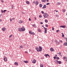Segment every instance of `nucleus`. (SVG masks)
<instances>
[{"label": "nucleus", "instance_id": "1", "mask_svg": "<svg viewBox=\"0 0 67 67\" xmlns=\"http://www.w3.org/2000/svg\"><path fill=\"white\" fill-rule=\"evenodd\" d=\"M39 48H38L37 47L36 48V49L37 50V51L38 52H42V48L41 46H39Z\"/></svg>", "mask_w": 67, "mask_h": 67}, {"label": "nucleus", "instance_id": "2", "mask_svg": "<svg viewBox=\"0 0 67 67\" xmlns=\"http://www.w3.org/2000/svg\"><path fill=\"white\" fill-rule=\"evenodd\" d=\"M19 31L21 32V30H22V31H24L25 30V29L24 28V27L23 26L21 28V29L20 28H19Z\"/></svg>", "mask_w": 67, "mask_h": 67}, {"label": "nucleus", "instance_id": "3", "mask_svg": "<svg viewBox=\"0 0 67 67\" xmlns=\"http://www.w3.org/2000/svg\"><path fill=\"white\" fill-rule=\"evenodd\" d=\"M43 16L44 18H47L48 16V14L46 13H45L43 14Z\"/></svg>", "mask_w": 67, "mask_h": 67}, {"label": "nucleus", "instance_id": "4", "mask_svg": "<svg viewBox=\"0 0 67 67\" xmlns=\"http://www.w3.org/2000/svg\"><path fill=\"white\" fill-rule=\"evenodd\" d=\"M44 32L45 33H47V29L46 28L44 27Z\"/></svg>", "mask_w": 67, "mask_h": 67}, {"label": "nucleus", "instance_id": "5", "mask_svg": "<svg viewBox=\"0 0 67 67\" xmlns=\"http://www.w3.org/2000/svg\"><path fill=\"white\" fill-rule=\"evenodd\" d=\"M4 60L5 62H7L8 61V59H7V57H4Z\"/></svg>", "mask_w": 67, "mask_h": 67}, {"label": "nucleus", "instance_id": "6", "mask_svg": "<svg viewBox=\"0 0 67 67\" xmlns=\"http://www.w3.org/2000/svg\"><path fill=\"white\" fill-rule=\"evenodd\" d=\"M66 42H65L64 43V45L65 46H67V38L66 39Z\"/></svg>", "mask_w": 67, "mask_h": 67}, {"label": "nucleus", "instance_id": "7", "mask_svg": "<svg viewBox=\"0 0 67 67\" xmlns=\"http://www.w3.org/2000/svg\"><path fill=\"white\" fill-rule=\"evenodd\" d=\"M55 42L57 45H59V42H58L57 40H56L55 41Z\"/></svg>", "mask_w": 67, "mask_h": 67}, {"label": "nucleus", "instance_id": "8", "mask_svg": "<svg viewBox=\"0 0 67 67\" xmlns=\"http://www.w3.org/2000/svg\"><path fill=\"white\" fill-rule=\"evenodd\" d=\"M32 62V63H33L34 64H35V63H36V61L35 60H34Z\"/></svg>", "mask_w": 67, "mask_h": 67}, {"label": "nucleus", "instance_id": "9", "mask_svg": "<svg viewBox=\"0 0 67 67\" xmlns=\"http://www.w3.org/2000/svg\"><path fill=\"white\" fill-rule=\"evenodd\" d=\"M57 63H58L59 64H62V62H61V61H58V60H57Z\"/></svg>", "mask_w": 67, "mask_h": 67}, {"label": "nucleus", "instance_id": "10", "mask_svg": "<svg viewBox=\"0 0 67 67\" xmlns=\"http://www.w3.org/2000/svg\"><path fill=\"white\" fill-rule=\"evenodd\" d=\"M46 7V5L44 4V5L43 7H42V9H45Z\"/></svg>", "mask_w": 67, "mask_h": 67}, {"label": "nucleus", "instance_id": "11", "mask_svg": "<svg viewBox=\"0 0 67 67\" xmlns=\"http://www.w3.org/2000/svg\"><path fill=\"white\" fill-rule=\"evenodd\" d=\"M14 64L16 66H18V63L17 62H15L14 63Z\"/></svg>", "mask_w": 67, "mask_h": 67}, {"label": "nucleus", "instance_id": "12", "mask_svg": "<svg viewBox=\"0 0 67 67\" xmlns=\"http://www.w3.org/2000/svg\"><path fill=\"white\" fill-rule=\"evenodd\" d=\"M65 26H59V27H62V28H65Z\"/></svg>", "mask_w": 67, "mask_h": 67}, {"label": "nucleus", "instance_id": "13", "mask_svg": "<svg viewBox=\"0 0 67 67\" xmlns=\"http://www.w3.org/2000/svg\"><path fill=\"white\" fill-rule=\"evenodd\" d=\"M19 22L20 23H23V21H22L21 20H20L19 21Z\"/></svg>", "mask_w": 67, "mask_h": 67}, {"label": "nucleus", "instance_id": "14", "mask_svg": "<svg viewBox=\"0 0 67 67\" xmlns=\"http://www.w3.org/2000/svg\"><path fill=\"white\" fill-rule=\"evenodd\" d=\"M50 51L51 52H53L54 51V49L53 48H50Z\"/></svg>", "mask_w": 67, "mask_h": 67}, {"label": "nucleus", "instance_id": "15", "mask_svg": "<svg viewBox=\"0 0 67 67\" xmlns=\"http://www.w3.org/2000/svg\"><path fill=\"white\" fill-rule=\"evenodd\" d=\"M42 6H43V5H42V4H39V7H40V8H42Z\"/></svg>", "mask_w": 67, "mask_h": 67}, {"label": "nucleus", "instance_id": "16", "mask_svg": "<svg viewBox=\"0 0 67 67\" xmlns=\"http://www.w3.org/2000/svg\"><path fill=\"white\" fill-rule=\"evenodd\" d=\"M2 30L3 31H4L5 30V27H3L2 28Z\"/></svg>", "mask_w": 67, "mask_h": 67}, {"label": "nucleus", "instance_id": "17", "mask_svg": "<svg viewBox=\"0 0 67 67\" xmlns=\"http://www.w3.org/2000/svg\"><path fill=\"white\" fill-rule=\"evenodd\" d=\"M30 34L31 35H34V34H35V33H34V32H32Z\"/></svg>", "mask_w": 67, "mask_h": 67}, {"label": "nucleus", "instance_id": "18", "mask_svg": "<svg viewBox=\"0 0 67 67\" xmlns=\"http://www.w3.org/2000/svg\"><path fill=\"white\" fill-rule=\"evenodd\" d=\"M24 63H28V61H24Z\"/></svg>", "mask_w": 67, "mask_h": 67}, {"label": "nucleus", "instance_id": "19", "mask_svg": "<svg viewBox=\"0 0 67 67\" xmlns=\"http://www.w3.org/2000/svg\"><path fill=\"white\" fill-rule=\"evenodd\" d=\"M26 3L27 4H30V2L28 1H26Z\"/></svg>", "mask_w": 67, "mask_h": 67}, {"label": "nucleus", "instance_id": "20", "mask_svg": "<svg viewBox=\"0 0 67 67\" xmlns=\"http://www.w3.org/2000/svg\"><path fill=\"white\" fill-rule=\"evenodd\" d=\"M36 5H37V4H38L39 3L38 2V1L36 2Z\"/></svg>", "mask_w": 67, "mask_h": 67}, {"label": "nucleus", "instance_id": "21", "mask_svg": "<svg viewBox=\"0 0 67 67\" xmlns=\"http://www.w3.org/2000/svg\"><path fill=\"white\" fill-rule=\"evenodd\" d=\"M42 2H46V0H42Z\"/></svg>", "mask_w": 67, "mask_h": 67}, {"label": "nucleus", "instance_id": "22", "mask_svg": "<svg viewBox=\"0 0 67 67\" xmlns=\"http://www.w3.org/2000/svg\"><path fill=\"white\" fill-rule=\"evenodd\" d=\"M37 30L38 32H41V30L40 29H38Z\"/></svg>", "mask_w": 67, "mask_h": 67}, {"label": "nucleus", "instance_id": "23", "mask_svg": "<svg viewBox=\"0 0 67 67\" xmlns=\"http://www.w3.org/2000/svg\"><path fill=\"white\" fill-rule=\"evenodd\" d=\"M66 11V10H65V9H63V12H65V11Z\"/></svg>", "mask_w": 67, "mask_h": 67}, {"label": "nucleus", "instance_id": "24", "mask_svg": "<svg viewBox=\"0 0 67 67\" xmlns=\"http://www.w3.org/2000/svg\"><path fill=\"white\" fill-rule=\"evenodd\" d=\"M60 3L59 2V3H57V5H60Z\"/></svg>", "mask_w": 67, "mask_h": 67}, {"label": "nucleus", "instance_id": "25", "mask_svg": "<svg viewBox=\"0 0 67 67\" xmlns=\"http://www.w3.org/2000/svg\"><path fill=\"white\" fill-rule=\"evenodd\" d=\"M45 22L46 23H47V22H48V21H47V20L46 19L45 20Z\"/></svg>", "mask_w": 67, "mask_h": 67}, {"label": "nucleus", "instance_id": "26", "mask_svg": "<svg viewBox=\"0 0 67 67\" xmlns=\"http://www.w3.org/2000/svg\"><path fill=\"white\" fill-rule=\"evenodd\" d=\"M45 26H46V27H48V26L47 24H46L45 25Z\"/></svg>", "mask_w": 67, "mask_h": 67}, {"label": "nucleus", "instance_id": "27", "mask_svg": "<svg viewBox=\"0 0 67 67\" xmlns=\"http://www.w3.org/2000/svg\"><path fill=\"white\" fill-rule=\"evenodd\" d=\"M62 34V37H64V35L63 33H61Z\"/></svg>", "mask_w": 67, "mask_h": 67}, {"label": "nucleus", "instance_id": "28", "mask_svg": "<svg viewBox=\"0 0 67 67\" xmlns=\"http://www.w3.org/2000/svg\"><path fill=\"white\" fill-rule=\"evenodd\" d=\"M44 56H45V57H46V58H47V54H44Z\"/></svg>", "mask_w": 67, "mask_h": 67}, {"label": "nucleus", "instance_id": "29", "mask_svg": "<svg viewBox=\"0 0 67 67\" xmlns=\"http://www.w3.org/2000/svg\"><path fill=\"white\" fill-rule=\"evenodd\" d=\"M20 48H23V47H22V46H20Z\"/></svg>", "mask_w": 67, "mask_h": 67}, {"label": "nucleus", "instance_id": "30", "mask_svg": "<svg viewBox=\"0 0 67 67\" xmlns=\"http://www.w3.org/2000/svg\"><path fill=\"white\" fill-rule=\"evenodd\" d=\"M66 57H63V59H64V60L66 59Z\"/></svg>", "mask_w": 67, "mask_h": 67}, {"label": "nucleus", "instance_id": "31", "mask_svg": "<svg viewBox=\"0 0 67 67\" xmlns=\"http://www.w3.org/2000/svg\"><path fill=\"white\" fill-rule=\"evenodd\" d=\"M56 59H58V60H59V57H57L56 58Z\"/></svg>", "mask_w": 67, "mask_h": 67}, {"label": "nucleus", "instance_id": "32", "mask_svg": "<svg viewBox=\"0 0 67 67\" xmlns=\"http://www.w3.org/2000/svg\"><path fill=\"white\" fill-rule=\"evenodd\" d=\"M6 11H7V10H3V12L4 13H5V12H6Z\"/></svg>", "mask_w": 67, "mask_h": 67}, {"label": "nucleus", "instance_id": "33", "mask_svg": "<svg viewBox=\"0 0 67 67\" xmlns=\"http://www.w3.org/2000/svg\"><path fill=\"white\" fill-rule=\"evenodd\" d=\"M41 13L42 14H44V13L43 11H41Z\"/></svg>", "mask_w": 67, "mask_h": 67}, {"label": "nucleus", "instance_id": "34", "mask_svg": "<svg viewBox=\"0 0 67 67\" xmlns=\"http://www.w3.org/2000/svg\"><path fill=\"white\" fill-rule=\"evenodd\" d=\"M46 5H49V3H47L46 4Z\"/></svg>", "mask_w": 67, "mask_h": 67}, {"label": "nucleus", "instance_id": "35", "mask_svg": "<svg viewBox=\"0 0 67 67\" xmlns=\"http://www.w3.org/2000/svg\"><path fill=\"white\" fill-rule=\"evenodd\" d=\"M32 26L33 27H35V24L32 25Z\"/></svg>", "mask_w": 67, "mask_h": 67}, {"label": "nucleus", "instance_id": "36", "mask_svg": "<svg viewBox=\"0 0 67 67\" xmlns=\"http://www.w3.org/2000/svg\"><path fill=\"white\" fill-rule=\"evenodd\" d=\"M12 35H10L9 36V38H10V37H12Z\"/></svg>", "mask_w": 67, "mask_h": 67}, {"label": "nucleus", "instance_id": "37", "mask_svg": "<svg viewBox=\"0 0 67 67\" xmlns=\"http://www.w3.org/2000/svg\"><path fill=\"white\" fill-rule=\"evenodd\" d=\"M11 7H12V9H13V5H11Z\"/></svg>", "mask_w": 67, "mask_h": 67}, {"label": "nucleus", "instance_id": "38", "mask_svg": "<svg viewBox=\"0 0 67 67\" xmlns=\"http://www.w3.org/2000/svg\"><path fill=\"white\" fill-rule=\"evenodd\" d=\"M1 13H3V10H1Z\"/></svg>", "mask_w": 67, "mask_h": 67}, {"label": "nucleus", "instance_id": "39", "mask_svg": "<svg viewBox=\"0 0 67 67\" xmlns=\"http://www.w3.org/2000/svg\"><path fill=\"white\" fill-rule=\"evenodd\" d=\"M31 33L32 32H31V31H29V34H31Z\"/></svg>", "mask_w": 67, "mask_h": 67}, {"label": "nucleus", "instance_id": "40", "mask_svg": "<svg viewBox=\"0 0 67 67\" xmlns=\"http://www.w3.org/2000/svg\"><path fill=\"white\" fill-rule=\"evenodd\" d=\"M33 3H34V4H35V1H33Z\"/></svg>", "mask_w": 67, "mask_h": 67}, {"label": "nucleus", "instance_id": "41", "mask_svg": "<svg viewBox=\"0 0 67 67\" xmlns=\"http://www.w3.org/2000/svg\"><path fill=\"white\" fill-rule=\"evenodd\" d=\"M39 18H42V15H39Z\"/></svg>", "mask_w": 67, "mask_h": 67}, {"label": "nucleus", "instance_id": "42", "mask_svg": "<svg viewBox=\"0 0 67 67\" xmlns=\"http://www.w3.org/2000/svg\"><path fill=\"white\" fill-rule=\"evenodd\" d=\"M48 56L49 57H50V56H49V55L48 54H47V56Z\"/></svg>", "mask_w": 67, "mask_h": 67}, {"label": "nucleus", "instance_id": "43", "mask_svg": "<svg viewBox=\"0 0 67 67\" xmlns=\"http://www.w3.org/2000/svg\"><path fill=\"white\" fill-rule=\"evenodd\" d=\"M58 54L59 55H60V54H61V52H59Z\"/></svg>", "mask_w": 67, "mask_h": 67}, {"label": "nucleus", "instance_id": "44", "mask_svg": "<svg viewBox=\"0 0 67 67\" xmlns=\"http://www.w3.org/2000/svg\"><path fill=\"white\" fill-rule=\"evenodd\" d=\"M53 58L54 59H56V57H53Z\"/></svg>", "mask_w": 67, "mask_h": 67}, {"label": "nucleus", "instance_id": "45", "mask_svg": "<svg viewBox=\"0 0 67 67\" xmlns=\"http://www.w3.org/2000/svg\"><path fill=\"white\" fill-rule=\"evenodd\" d=\"M29 21H31V19L30 18H29Z\"/></svg>", "mask_w": 67, "mask_h": 67}, {"label": "nucleus", "instance_id": "46", "mask_svg": "<svg viewBox=\"0 0 67 67\" xmlns=\"http://www.w3.org/2000/svg\"><path fill=\"white\" fill-rule=\"evenodd\" d=\"M59 31V30H57V32H58Z\"/></svg>", "mask_w": 67, "mask_h": 67}, {"label": "nucleus", "instance_id": "47", "mask_svg": "<svg viewBox=\"0 0 67 67\" xmlns=\"http://www.w3.org/2000/svg\"><path fill=\"white\" fill-rule=\"evenodd\" d=\"M60 43H62L63 42V41H60Z\"/></svg>", "mask_w": 67, "mask_h": 67}, {"label": "nucleus", "instance_id": "48", "mask_svg": "<svg viewBox=\"0 0 67 67\" xmlns=\"http://www.w3.org/2000/svg\"><path fill=\"white\" fill-rule=\"evenodd\" d=\"M1 2H3V0H1Z\"/></svg>", "mask_w": 67, "mask_h": 67}, {"label": "nucleus", "instance_id": "49", "mask_svg": "<svg viewBox=\"0 0 67 67\" xmlns=\"http://www.w3.org/2000/svg\"><path fill=\"white\" fill-rule=\"evenodd\" d=\"M65 61H66V62H67V57L66 58V60H65Z\"/></svg>", "mask_w": 67, "mask_h": 67}, {"label": "nucleus", "instance_id": "50", "mask_svg": "<svg viewBox=\"0 0 67 67\" xmlns=\"http://www.w3.org/2000/svg\"><path fill=\"white\" fill-rule=\"evenodd\" d=\"M40 24H43V22H42L41 23H40Z\"/></svg>", "mask_w": 67, "mask_h": 67}, {"label": "nucleus", "instance_id": "51", "mask_svg": "<svg viewBox=\"0 0 67 67\" xmlns=\"http://www.w3.org/2000/svg\"><path fill=\"white\" fill-rule=\"evenodd\" d=\"M55 57H57V54H56L55 55Z\"/></svg>", "mask_w": 67, "mask_h": 67}, {"label": "nucleus", "instance_id": "52", "mask_svg": "<svg viewBox=\"0 0 67 67\" xmlns=\"http://www.w3.org/2000/svg\"><path fill=\"white\" fill-rule=\"evenodd\" d=\"M42 27H43V28L44 29V27H45L43 25L42 26Z\"/></svg>", "mask_w": 67, "mask_h": 67}, {"label": "nucleus", "instance_id": "53", "mask_svg": "<svg viewBox=\"0 0 67 67\" xmlns=\"http://www.w3.org/2000/svg\"><path fill=\"white\" fill-rule=\"evenodd\" d=\"M54 28L53 27H52V30L53 31L54 30Z\"/></svg>", "mask_w": 67, "mask_h": 67}, {"label": "nucleus", "instance_id": "54", "mask_svg": "<svg viewBox=\"0 0 67 67\" xmlns=\"http://www.w3.org/2000/svg\"><path fill=\"white\" fill-rule=\"evenodd\" d=\"M1 16H2V14H0V17H1Z\"/></svg>", "mask_w": 67, "mask_h": 67}, {"label": "nucleus", "instance_id": "55", "mask_svg": "<svg viewBox=\"0 0 67 67\" xmlns=\"http://www.w3.org/2000/svg\"><path fill=\"white\" fill-rule=\"evenodd\" d=\"M0 21H1H1H2V19H0Z\"/></svg>", "mask_w": 67, "mask_h": 67}, {"label": "nucleus", "instance_id": "56", "mask_svg": "<svg viewBox=\"0 0 67 67\" xmlns=\"http://www.w3.org/2000/svg\"><path fill=\"white\" fill-rule=\"evenodd\" d=\"M25 53H27V52L25 51Z\"/></svg>", "mask_w": 67, "mask_h": 67}, {"label": "nucleus", "instance_id": "57", "mask_svg": "<svg viewBox=\"0 0 67 67\" xmlns=\"http://www.w3.org/2000/svg\"><path fill=\"white\" fill-rule=\"evenodd\" d=\"M10 21H12V19H10Z\"/></svg>", "mask_w": 67, "mask_h": 67}, {"label": "nucleus", "instance_id": "58", "mask_svg": "<svg viewBox=\"0 0 67 67\" xmlns=\"http://www.w3.org/2000/svg\"><path fill=\"white\" fill-rule=\"evenodd\" d=\"M58 12V10H56V12Z\"/></svg>", "mask_w": 67, "mask_h": 67}, {"label": "nucleus", "instance_id": "59", "mask_svg": "<svg viewBox=\"0 0 67 67\" xmlns=\"http://www.w3.org/2000/svg\"><path fill=\"white\" fill-rule=\"evenodd\" d=\"M13 20H14V19H15L14 18H13Z\"/></svg>", "mask_w": 67, "mask_h": 67}, {"label": "nucleus", "instance_id": "60", "mask_svg": "<svg viewBox=\"0 0 67 67\" xmlns=\"http://www.w3.org/2000/svg\"><path fill=\"white\" fill-rule=\"evenodd\" d=\"M35 28H36V26H35Z\"/></svg>", "mask_w": 67, "mask_h": 67}, {"label": "nucleus", "instance_id": "61", "mask_svg": "<svg viewBox=\"0 0 67 67\" xmlns=\"http://www.w3.org/2000/svg\"><path fill=\"white\" fill-rule=\"evenodd\" d=\"M47 2H48V0H47Z\"/></svg>", "mask_w": 67, "mask_h": 67}, {"label": "nucleus", "instance_id": "62", "mask_svg": "<svg viewBox=\"0 0 67 67\" xmlns=\"http://www.w3.org/2000/svg\"><path fill=\"white\" fill-rule=\"evenodd\" d=\"M35 20H36V18H35Z\"/></svg>", "mask_w": 67, "mask_h": 67}, {"label": "nucleus", "instance_id": "63", "mask_svg": "<svg viewBox=\"0 0 67 67\" xmlns=\"http://www.w3.org/2000/svg\"><path fill=\"white\" fill-rule=\"evenodd\" d=\"M54 11H56V10H55Z\"/></svg>", "mask_w": 67, "mask_h": 67}, {"label": "nucleus", "instance_id": "64", "mask_svg": "<svg viewBox=\"0 0 67 67\" xmlns=\"http://www.w3.org/2000/svg\"><path fill=\"white\" fill-rule=\"evenodd\" d=\"M58 15H57V16H58Z\"/></svg>", "mask_w": 67, "mask_h": 67}]
</instances>
